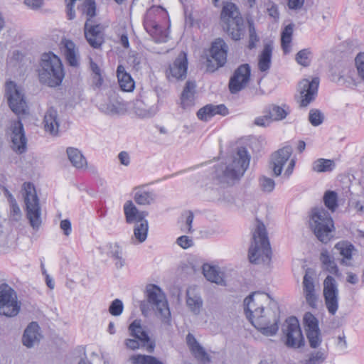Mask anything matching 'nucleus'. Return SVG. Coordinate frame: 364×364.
<instances>
[{"label": "nucleus", "instance_id": "nucleus-22", "mask_svg": "<svg viewBox=\"0 0 364 364\" xmlns=\"http://www.w3.org/2000/svg\"><path fill=\"white\" fill-rule=\"evenodd\" d=\"M188 69L187 54L182 51L179 53L173 63L170 65L166 73L167 77L176 80H183L186 77Z\"/></svg>", "mask_w": 364, "mask_h": 364}, {"label": "nucleus", "instance_id": "nucleus-8", "mask_svg": "<svg viewBox=\"0 0 364 364\" xmlns=\"http://www.w3.org/2000/svg\"><path fill=\"white\" fill-rule=\"evenodd\" d=\"M84 7V13L88 16L84 28L85 38L92 47L98 48L104 41L102 26L100 24L94 25L92 21V18L95 16V3L92 0H87Z\"/></svg>", "mask_w": 364, "mask_h": 364}, {"label": "nucleus", "instance_id": "nucleus-10", "mask_svg": "<svg viewBox=\"0 0 364 364\" xmlns=\"http://www.w3.org/2000/svg\"><path fill=\"white\" fill-rule=\"evenodd\" d=\"M282 340L288 348H300L305 345L304 338L298 319L291 316L286 319L282 328Z\"/></svg>", "mask_w": 364, "mask_h": 364}, {"label": "nucleus", "instance_id": "nucleus-26", "mask_svg": "<svg viewBox=\"0 0 364 364\" xmlns=\"http://www.w3.org/2000/svg\"><path fill=\"white\" fill-rule=\"evenodd\" d=\"M196 87L194 81L186 82L181 95V106L183 109H191L195 105Z\"/></svg>", "mask_w": 364, "mask_h": 364}, {"label": "nucleus", "instance_id": "nucleus-11", "mask_svg": "<svg viewBox=\"0 0 364 364\" xmlns=\"http://www.w3.org/2000/svg\"><path fill=\"white\" fill-rule=\"evenodd\" d=\"M293 149L291 146H285L274 151L271 156L270 168L274 176L281 175L284 165L289 161L287 168L284 171V176L289 178L292 173L295 166V160L291 159Z\"/></svg>", "mask_w": 364, "mask_h": 364}, {"label": "nucleus", "instance_id": "nucleus-24", "mask_svg": "<svg viewBox=\"0 0 364 364\" xmlns=\"http://www.w3.org/2000/svg\"><path fill=\"white\" fill-rule=\"evenodd\" d=\"M60 49L70 66L76 67L79 65V50L76 45L71 40L63 39L60 42Z\"/></svg>", "mask_w": 364, "mask_h": 364}, {"label": "nucleus", "instance_id": "nucleus-57", "mask_svg": "<svg viewBox=\"0 0 364 364\" xmlns=\"http://www.w3.org/2000/svg\"><path fill=\"white\" fill-rule=\"evenodd\" d=\"M350 208L355 211L356 213L362 215L364 213V202L360 200H351L349 203Z\"/></svg>", "mask_w": 364, "mask_h": 364}, {"label": "nucleus", "instance_id": "nucleus-52", "mask_svg": "<svg viewBox=\"0 0 364 364\" xmlns=\"http://www.w3.org/2000/svg\"><path fill=\"white\" fill-rule=\"evenodd\" d=\"M124 306L120 299H114L109 307V312L114 316H118L122 314Z\"/></svg>", "mask_w": 364, "mask_h": 364}, {"label": "nucleus", "instance_id": "nucleus-25", "mask_svg": "<svg viewBox=\"0 0 364 364\" xmlns=\"http://www.w3.org/2000/svg\"><path fill=\"white\" fill-rule=\"evenodd\" d=\"M41 338L42 335L38 324L36 322H31L23 332L22 343L27 348H32L38 344Z\"/></svg>", "mask_w": 364, "mask_h": 364}, {"label": "nucleus", "instance_id": "nucleus-32", "mask_svg": "<svg viewBox=\"0 0 364 364\" xmlns=\"http://www.w3.org/2000/svg\"><path fill=\"white\" fill-rule=\"evenodd\" d=\"M117 75L119 87L123 91L130 92L134 88V82L131 75L127 73L122 65H119L117 69Z\"/></svg>", "mask_w": 364, "mask_h": 364}, {"label": "nucleus", "instance_id": "nucleus-51", "mask_svg": "<svg viewBox=\"0 0 364 364\" xmlns=\"http://www.w3.org/2000/svg\"><path fill=\"white\" fill-rule=\"evenodd\" d=\"M259 186L262 191L270 193L275 187V182L272 178L262 176L259 179Z\"/></svg>", "mask_w": 364, "mask_h": 364}, {"label": "nucleus", "instance_id": "nucleus-29", "mask_svg": "<svg viewBox=\"0 0 364 364\" xmlns=\"http://www.w3.org/2000/svg\"><path fill=\"white\" fill-rule=\"evenodd\" d=\"M44 129L47 132L55 135L58 132L59 122L58 114L56 109L53 107L49 108L44 116L43 119Z\"/></svg>", "mask_w": 364, "mask_h": 364}, {"label": "nucleus", "instance_id": "nucleus-40", "mask_svg": "<svg viewBox=\"0 0 364 364\" xmlns=\"http://www.w3.org/2000/svg\"><path fill=\"white\" fill-rule=\"evenodd\" d=\"M148 221L144 219L137 222L134 228V237L139 243L144 242L147 237L148 233Z\"/></svg>", "mask_w": 364, "mask_h": 364}, {"label": "nucleus", "instance_id": "nucleus-4", "mask_svg": "<svg viewBox=\"0 0 364 364\" xmlns=\"http://www.w3.org/2000/svg\"><path fill=\"white\" fill-rule=\"evenodd\" d=\"M146 301H143L140 304V309L144 316H147L152 309L156 311L158 317L162 322L168 323L171 312L168 301L162 290L155 284H149L146 287Z\"/></svg>", "mask_w": 364, "mask_h": 364}, {"label": "nucleus", "instance_id": "nucleus-28", "mask_svg": "<svg viewBox=\"0 0 364 364\" xmlns=\"http://www.w3.org/2000/svg\"><path fill=\"white\" fill-rule=\"evenodd\" d=\"M187 344L194 357L203 363L210 361V358L204 348L196 341L194 336L188 333L186 336Z\"/></svg>", "mask_w": 364, "mask_h": 364}, {"label": "nucleus", "instance_id": "nucleus-44", "mask_svg": "<svg viewBox=\"0 0 364 364\" xmlns=\"http://www.w3.org/2000/svg\"><path fill=\"white\" fill-rule=\"evenodd\" d=\"M323 202L326 207L333 213L338 208L337 193L331 191H326L323 196Z\"/></svg>", "mask_w": 364, "mask_h": 364}, {"label": "nucleus", "instance_id": "nucleus-37", "mask_svg": "<svg viewBox=\"0 0 364 364\" xmlns=\"http://www.w3.org/2000/svg\"><path fill=\"white\" fill-rule=\"evenodd\" d=\"M328 358V350L323 348L309 352L302 364H323Z\"/></svg>", "mask_w": 364, "mask_h": 364}, {"label": "nucleus", "instance_id": "nucleus-23", "mask_svg": "<svg viewBox=\"0 0 364 364\" xmlns=\"http://www.w3.org/2000/svg\"><path fill=\"white\" fill-rule=\"evenodd\" d=\"M220 18L224 24L223 26L228 24L238 26L242 21V18L236 6L232 3L228 2L224 4Z\"/></svg>", "mask_w": 364, "mask_h": 364}, {"label": "nucleus", "instance_id": "nucleus-41", "mask_svg": "<svg viewBox=\"0 0 364 364\" xmlns=\"http://www.w3.org/2000/svg\"><path fill=\"white\" fill-rule=\"evenodd\" d=\"M134 198L137 204L146 205H150L154 202L155 195L152 192L146 191L138 188L134 193Z\"/></svg>", "mask_w": 364, "mask_h": 364}, {"label": "nucleus", "instance_id": "nucleus-48", "mask_svg": "<svg viewBox=\"0 0 364 364\" xmlns=\"http://www.w3.org/2000/svg\"><path fill=\"white\" fill-rule=\"evenodd\" d=\"M311 56V50L309 48H305L301 50L296 53L295 60L299 65L304 67H307L310 64Z\"/></svg>", "mask_w": 364, "mask_h": 364}, {"label": "nucleus", "instance_id": "nucleus-39", "mask_svg": "<svg viewBox=\"0 0 364 364\" xmlns=\"http://www.w3.org/2000/svg\"><path fill=\"white\" fill-rule=\"evenodd\" d=\"M289 112V107L285 105L281 107L272 105L269 108L268 114L271 119L279 121L285 119Z\"/></svg>", "mask_w": 364, "mask_h": 364}, {"label": "nucleus", "instance_id": "nucleus-16", "mask_svg": "<svg viewBox=\"0 0 364 364\" xmlns=\"http://www.w3.org/2000/svg\"><path fill=\"white\" fill-rule=\"evenodd\" d=\"M318 84V77H314L311 80L303 79L299 82L298 90L300 94L299 106L301 107H306L315 100Z\"/></svg>", "mask_w": 364, "mask_h": 364}, {"label": "nucleus", "instance_id": "nucleus-43", "mask_svg": "<svg viewBox=\"0 0 364 364\" xmlns=\"http://www.w3.org/2000/svg\"><path fill=\"white\" fill-rule=\"evenodd\" d=\"M203 272L205 277L211 282L216 284H222L223 279L220 275L219 272L216 270L214 267L208 264H204L203 266Z\"/></svg>", "mask_w": 364, "mask_h": 364}, {"label": "nucleus", "instance_id": "nucleus-19", "mask_svg": "<svg viewBox=\"0 0 364 364\" xmlns=\"http://www.w3.org/2000/svg\"><path fill=\"white\" fill-rule=\"evenodd\" d=\"M303 295L306 303L313 309L316 308L318 294L315 289L314 274L310 269H307L302 282Z\"/></svg>", "mask_w": 364, "mask_h": 364}, {"label": "nucleus", "instance_id": "nucleus-60", "mask_svg": "<svg viewBox=\"0 0 364 364\" xmlns=\"http://www.w3.org/2000/svg\"><path fill=\"white\" fill-rule=\"evenodd\" d=\"M287 6L291 10H300L304 4V0H287Z\"/></svg>", "mask_w": 364, "mask_h": 364}, {"label": "nucleus", "instance_id": "nucleus-49", "mask_svg": "<svg viewBox=\"0 0 364 364\" xmlns=\"http://www.w3.org/2000/svg\"><path fill=\"white\" fill-rule=\"evenodd\" d=\"M133 364H163L156 358L150 355H137L131 358Z\"/></svg>", "mask_w": 364, "mask_h": 364}, {"label": "nucleus", "instance_id": "nucleus-46", "mask_svg": "<svg viewBox=\"0 0 364 364\" xmlns=\"http://www.w3.org/2000/svg\"><path fill=\"white\" fill-rule=\"evenodd\" d=\"M223 27L235 41L240 40L243 36V21L238 26L228 24L223 26Z\"/></svg>", "mask_w": 364, "mask_h": 364}, {"label": "nucleus", "instance_id": "nucleus-13", "mask_svg": "<svg viewBox=\"0 0 364 364\" xmlns=\"http://www.w3.org/2000/svg\"><path fill=\"white\" fill-rule=\"evenodd\" d=\"M228 46L221 39H216L212 44L210 57L207 59V70L214 72L218 68L225 65L227 60Z\"/></svg>", "mask_w": 364, "mask_h": 364}, {"label": "nucleus", "instance_id": "nucleus-53", "mask_svg": "<svg viewBox=\"0 0 364 364\" xmlns=\"http://www.w3.org/2000/svg\"><path fill=\"white\" fill-rule=\"evenodd\" d=\"M212 105H208L200 108L197 112L198 119L208 121L210 117H213Z\"/></svg>", "mask_w": 364, "mask_h": 364}, {"label": "nucleus", "instance_id": "nucleus-54", "mask_svg": "<svg viewBox=\"0 0 364 364\" xmlns=\"http://www.w3.org/2000/svg\"><path fill=\"white\" fill-rule=\"evenodd\" d=\"M335 343L336 347L341 350H346L348 349L347 338L344 332H341L335 337Z\"/></svg>", "mask_w": 364, "mask_h": 364}, {"label": "nucleus", "instance_id": "nucleus-3", "mask_svg": "<svg viewBox=\"0 0 364 364\" xmlns=\"http://www.w3.org/2000/svg\"><path fill=\"white\" fill-rule=\"evenodd\" d=\"M38 73L40 82L51 87L60 85L65 77L60 59L51 52L41 55Z\"/></svg>", "mask_w": 364, "mask_h": 364}, {"label": "nucleus", "instance_id": "nucleus-6", "mask_svg": "<svg viewBox=\"0 0 364 364\" xmlns=\"http://www.w3.org/2000/svg\"><path fill=\"white\" fill-rule=\"evenodd\" d=\"M309 224L317 239L326 244L333 237L334 223L329 213L323 207H316L309 213Z\"/></svg>", "mask_w": 364, "mask_h": 364}, {"label": "nucleus", "instance_id": "nucleus-62", "mask_svg": "<svg viewBox=\"0 0 364 364\" xmlns=\"http://www.w3.org/2000/svg\"><path fill=\"white\" fill-rule=\"evenodd\" d=\"M213 115L215 114H220L223 116H225L228 114V109L224 105H213Z\"/></svg>", "mask_w": 364, "mask_h": 364}, {"label": "nucleus", "instance_id": "nucleus-50", "mask_svg": "<svg viewBox=\"0 0 364 364\" xmlns=\"http://www.w3.org/2000/svg\"><path fill=\"white\" fill-rule=\"evenodd\" d=\"M324 117L323 113L316 109H312L309 114V121L314 127L322 124Z\"/></svg>", "mask_w": 364, "mask_h": 364}, {"label": "nucleus", "instance_id": "nucleus-63", "mask_svg": "<svg viewBox=\"0 0 364 364\" xmlns=\"http://www.w3.org/2000/svg\"><path fill=\"white\" fill-rule=\"evenodd\" d=\"M60 228L63 230L65 235L68 236L71 232V223L69 220H63L60 224Z\"/></svg>", "mask_w": 364, "mask_h": 364}, {"label": "nucleus", "instance_id": "nucleus-27", "mask_svg": "<svg viewBox=\"0 0 364 364\" xmlns=\"http://www.w3.org/2000/svg\"><path fill=\"white\" fill-rule=\"evenodd\" d=\"M126 221L128 223H137L148 215L146 211H139L132 200H127L124 205Z\"/></svg>", "mask_w": 364, "mask_h": 364}, {"label": "nucleus", "instance_id": "nucleus-12", "mask_svg": "<svg viewBox=\"0 0 364 364\" xmlns=\"http://www.w3.org/2000/svg\"><path fill=\"white\" fill-rule=\"evenodd\" d=\"M6 95L11 109L16 114H25L27 103L22 90L13 81L6 84Z\"/></svg>", "mask_w": 364, "mask_h": 364}, {"label": "nucleus", "instance_id": "nucleus-14", "mask_svg": "<svg viewBox=\"0 0 364 364\" xmlns=\"http://www.w3.org/2000/svg\"><path fill=\"white\" fill-rule=\"evenodd\" d=\"M306 336L311 348H317L322 343L321 332L318 319L310 312H306L303 318Z\"/></svg>", "mask_w": 364, "mask_h": 364}, {"label": "nucleus", "instance_id": "nucleus-55", "mask_svg": "<svg viewBox=\"0 0 364 364\" xmlns=\"http://www.w3.org/2000/svg\"><path fill=\"white\" fill-rule=\"evenodd\" d=\"M248 25H249V35H250V43H249V48L250 49L255 48V43L259 41V38L257 37L254 23L252 21H248Z\"/></svg>", "mask_w": 364, "mask_h": 364}, {"label": "nucleus", "instance_id": "nucleus-7", "mask_svg": "<svg viewBox=\"0 0 364 364\" xmlns=\"http://www.w3.org/2000/svg\"><path fill=\"white\" fill-rule=\"evenodd\" d=\"M23 196L26 207V217L32 228L38 230L42 223L41 209L34 186L31 183L23 185Z\"/></svg>", "mask_w": 364, "mask_h": 364}, {"label": "nucleus", "instance_id": "nucleus-56", "mask_svg": "<svg viewBox=\"0 0 364 364\" xmlns=\"http://www.w3.org/2000/svg\"><path fill=\"white\" fill-rule=\"evenodd\" d=\"M355 60L358 75L364 80V53H359Z\"/></svg>", "mask_w": 364, "mask_h": 364}, {"label": "nucleus", "instance_id": "nucleus-61", "mask_svg": "<svg viewBox=\"0 0 364 364\" xmlns=\"http://www.w3.org/2000/svg\"><path fill=\"white\" fill-rule=\"evenodd\" d=\"M67 2V16L69 20H73L75 17V13L73 10L74 4L76 0H65Z\"/></svg>", "mask_w": 364, "mask_h": 364}, {"label": "nucleus", "instance_id": "nucleus-15", "mask_svg": "<svg viewBox=\"0 0 364 364\" xmlns=\"http://www.w3.org/2000/svg\"><path fill=\"white\" fill-rule=\"evenodd\" d=\"M323 296L328 313L335 315L338 309V289L335 279L329 275L323 281Z\"/></svg>", "mask_w": 364, "mask_h": 364}, {"label": "nucleus", "instance_id": "nucleus-18", "mask_svg": "<svg viewBox=\"0 0 364 364\" xmlns=\"http://www.w3.org/2000/svg\"><path fill=\"white\" fill-rule=\"evenodd\" d=\"M10 136L12 149L18 154L25 152L26 150L27 139L21 121L18 120L12 123Z\"/></svg>", "mask_w": 364, "mask_h": 364}, {"label": "nucleus", "instance_id": "nucleus-42", "mask_svg": "<svg viewBox=\"0 0 364 364\" xmlns=\"http://www.w3.org/2000/svg\"><path fill=\"white\" fill-rule=\"evenodd\" d=\"M335 166L333 161L330 159H319L312 164V169L315 172H326L331 171Z\"/></svg>", "mask_w": 364, "mask_h": 364}, {"label": "nucleus", "instance_id": "nucleus-45", "mask_svg": "<svg viewBox=\"0 0 364 364\" xmlns=\"http://www.w3.org/2000/svg\"><path fill=\"white\" fill-rule=\"evenodd\" d=\"M6 194L11 204V219L14 221L20 220L22 217V214L15 198L7 190L6 191Z\"/></svg>", "mask_w": 364, "mask_h": 364}, {"label": "nucleus", "instance_id": "nucleus-9", "mask_svg": "<svg viewBox=\"0 0 364 364\" xmlns=\"http://www.w3.org/2000/svg\"><path fill=\"white\" fill-rule=\"evenodd\" d=\"M21 304L16 292L7 284L0 285V316L15 317L21 310Z\"/></svg>", "mask_w": 364, "mask_h": 364}, {"label": "nucleus", "instance_id": "nucleus-59", "mask_svg": "<svg viewBox=\"0 0 364 364\" xmlns=\"http://www.w3.org/2000/svg\"><path fill=\"white\" fill-rule=\"evenodd\" d=\"M146 30L151 35L156 36L161 31V28L156 23L146 22L145 24Z\"/></svg>", "mask_w": 364, "mask_h": 364}, {"label": "nucleus", "instance_id": "nucleus-20", "mask_svg": "<svg viewBox=\"0 0 364 364\" xmlns=\"http://www.w3.org/2000/svg\"><path fill=\"white\" fill-rule=\"evenodd\" d=\"M129 330L132 336L140 341L141 348H146L150 353L154 350V342L150 339L146 331V327L141 325V321L134 320L129 325Z\"/></svg>", "mask_w": 364, "mask_h": 364}, {"label": "nucleus", "instance_id": "nucleus-47", "mask_svg": "<svg viewBox=\"0 0 364 364\" xmlns=\"http://www.w3.org/2000/svg\"><path fill=\"white\" fill-rule=\"evenodd\" d=\"M293 25L287 26L282 33V46L285 53L289 51V43L291 41Z\"/></svg>", "mask_w": 364, "mask_h": 364}, {"label": "nucleus", "instance_id": "nucleus-35", "mask_svg": "<svg viewBox=\"0 0 364 364\" xmlns=\"http://www.w3.org/2000/svg\"><path fill=\"white\" fill-rule=\"evenodd\" d=\"M66 152L69 161L74 167L76 168H83L87 166V160L79 149L68 147Z\"/></svg>", "mask_w": 364, "mask_h": 364}, {"label": "nucleus", "instance_id": "nucleus-30", "mask_svg": "<svg viewBox=\"0 0 364 364\" xmlns=\"http://www.w3.org/2000/svg\"><path fill=\"white\" fill-rule=\"evenodd\" d=\"M334 248L338 250L339 254L343 257L340 263L346 267L352 266L350 261L352 259L353 252L356 250L355 247L348 242L341 241L336 244Z\"/></svg>", "mask_w": 364, "mask_h": 364}, {"label": "nucleus", "instance_id": "nucleus-5", "mask_svg": "<svg viewBox=\"0 0 364 364\" xmlns=\"http://www.w3.org/2000/svg\"><path fill=\"white\" fill-rule=\"evenodd\" d=\"M249 259L254 264H266L270 262L272 250L264 225L257 221L252 232V240L249 248Z\"/></svg>", "mask_w": 364, "mask_h": 364}, {"label": "nucleus", "instance_id": "nucleus-17", "mask_svg": "<svg viewBox=\"0 0 364 364\" xmlns=\"http://www.w3.org/2000/svg\"><path fill=\"white\" fill-rule=\"evenodd\" d=\"M250 77V67L248 64L240 65L234 73L229 82V89L231 93L236 94L244 89Z\"/></svg>", "mask_w": 364, "mask_h": 364}, {"label": "nucleus", "instance_id": "nucleus-33", "mask_svg": "<svg viewBox=\"0 0 364 364\" xmlns=\"http://www.w3.org/2000/svg\"><path fill=\"white\" fill-rule=\"evenodd\" d=\"M108 255L114 261L115 267L121 269L125 264V259L123 257L122 247L117 242L109 244L107 252Z\"/></svg>", "mask_w": 364, "mask_h": 364}, {"label": "nucleus", "instance_id": "nucleus-36", "mask_svg": "<svg viewBox=\"0 0 364 364\" xmlns=\"http://www.w3.org/2000/svg\"><path fill=\"white\" fill-rule=\"evenodd\" d=\"M272 47L270 44H265L259 55L258 68L261 72L267 71L272 63Z\"/></svg>", "mask_w": 364, "mask_h": 364}, {"label": "nucleus", "instance_id": "nucleus-21", "mask_svg": "<svg viewBox=\"0 0 364 364\" xmlns=\"http://www.w3.org/2000/svg\"><path fill=\"white\" fill-rule=\"evenodd\" d=\"M134 112L140 117H151L157 112L154 94L143 99H137L134 103Z\"/></svg>", "mask_w": 364, "mask_h": 364}, {"label": "nucleus", "instance_id": "nucleus-1", "mask_svg": "<svg viewBox=\"0 0 364 364\" xmlns=\"http://www.w3.org/2000/svg\"><path fill=\"white\" fill-rule=\"evenodd\" d=\"M270 296L263 292L256 291L244 300V309L251 323L263 335L269 336L277 333L279 326L277 315L269 310L264 314V304L269 303Z\"/></svg>", "mask_w": 364, "mask_h": 364}, {"label": "nucleus", "instance_id": "nucleus-38", "mask_svg": "<svg viewBox=\"0 0 364 364\" xmlns=\"http://www.w3.org/2000/svg\"><path fill=\"white\" fill-rule=\"evenodd\" d=\"M123 105L115 98H110L107 102L101 103L100 109L107 114H119L123 109Z\"/></svg>", "mask_w": 364, "mask_h": 364}, {"label": "nucleus", "instance_id": "nucleus-64", "mask_svg": "<svg viewBox=\"0 0 364 364\" xmlns=\"http://www.w3.org/2000/svg\"><path fill=\"white\" fill-rule=\"evenodd\" d=\"M125 345L128 348H130L132 350H135L141 348L140 341H139L136 338L126 340Z\"/></svg>", "mask_w": 364, "mask_h": 364}, {"label": "nucleus", "instance_id": "nucleus-2", "mask_svg": "<svg viewBox=\"0 0 364 364\" xmlns=\"http://www.w3.org/2000/svg\"><path fill=\"white\" fill-rule=\"evenodd\" d=\"M251 156L244 146H238L232 153L226 164L217 171V176L221 183L233 185L244 176L249 167Z\"/></svg>", "mask_w": 364, "mask_h": 364}, {"label": "nucleus", "instance_id": "nucleus-31", "mask_svg": "<svg viewBox=\"0 0 364 364\" xmlns=\"http://www.w3.org/2000/svg\"><path fill=\"white\" fill-rule=\"evenodd\" d=\"M203 299L200 295L193 288H189L186 291V305L188 309L195 315H198L203 306Z\"/></svg>", "mask_w": 364, "mask_h": 364}, {"label": "nucleus", "instance_id": "nucleus-34", "mask_svg": "<svg viewBox=\"0 0 364 364\" xmlns=\"http://www.w3.org/2000/svg\"><path fill=\"white\" fill-rule=\"evenodd\" d=\"M320 260L323 264V268L324 270L337 277L341 275L334 257L330 255L328 250H322L320 255Z\"/></svg>", "mask_w": 364, "mask_h": 364}, {"label": "nucleus", "instance_id": "nucleus-58", "mask_svg": "<svg viewBox=\"0 0 364 364\" xmlns=\"http://www.w3.org/2000/svg\"><path fill=\"white\" fill-rule=\"evenodd\" d=\"M177 244L183 249H187L193 245V242L191 238L188 236L183 235L177 239Z\"/></svg>", "mask_w": 364, "mask_h": 364}]
</instances>
